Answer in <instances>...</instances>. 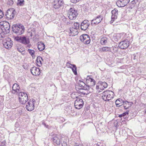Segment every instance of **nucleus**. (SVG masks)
Here are the masks:
<instances>
[{
	"label": "nucleus",
	"instance_id": "4be33fe9",
	"mask_svg": "<svg viewBox=\"0 0 146 146\" xmlns=\"http://www.w3.org/2000/svg\"><path fill=\"white\" fill-rule=\"evenodd\" d=\"M3 30L6 33H9L10 31V25L8 22H5L3 24Z\"/></svg>",
	"mask_w": 146,
	"mask_h": 146
},
{
	"label": "nucleus",
	"instance_id": "37998d69",
	"mask_svg": "<svg viewBox=\"0 0 146 146\" xmlns=\"http://www.w3.org/2000/svg\"><path fill=\"white\" fill-rule=\"evenodd\" d=\"M66 64L67 66H68V68H72V65H73V64H72L69 62L67 63Z\"/></svg>",
	"mask_w": 146,
	"mask_h": 146
},
{
	"label": "nucleus",
	"instance_id": "c85d7f7f",
	"mask_svg": "<svg viewBox=\"0 0 146 146\" xmlns=\"http://www.w3.org/2000/svg\"><path fill=\"white\" fill-rule=\"evenodd\" d=\"M42 60H43L40 56H38L37 57L36 60V63L37 66L40 67L42 66Z\"/></svg>",
	"mask_w": 146,
	"mask_h": 146
},
{
	"label": "nucleus",
	"instance_id": "c9c22d12",
	"mask_svg": "<svg viewBox=\"0 0 146 146\" xmlns=\"http://www.w3.org/2000/svg\"><path fill=\"white\" fill-rule=\"evenodd\" d=\"M79 26L80 24L79 23H75L74 24V26L72 27L75 29H76L78 30V29H79Z\"/></svg>",
	"mask_w": 146,
	"mask_h": 146
},
{
	"label": "nucleus",
	"instance_id": "ea45409f",
	"mask_svg": "<svg viewBox=\"0 0 146 146\" xmlns=\"http://www.w3.org/2000/svg\"><path fill=\"white\" fill-rule=\"evenodd\" d=\"M5 35L4 33L2 32H0V40H2V39L5 37Z\"/></svg>",
	"mask_w": 146,
	"mask_h": 146
},
{
	"label": "nucleus",
	"instance_id": "9b49d317",
	"mask_svg": "<svg viewBox=\"0 0 146 146\" xmlns=\"http://www.w3.org/2000/svg\"><path fill=\"white\" fill-rule=\"evenodd\" d=\"M76 98L77 99L75 101L74 106L76 109H80L83 107V102L82 99L78 98L77 97Z\"/></svg>",
	"mask_w": 146,
	"mask_h": 146
},
{
	"label": "nucleus",
	"instance_id": "4d7b16f0",
	"mask_svg": "<svg viewBox=\"0 0 146 146\" xmlns=\"http://www.w3.org/2000/svg\"><path fill=\"white\" fill-rule=\"evenodd\" d=\"M62 119H63V118L62 117Z\"/></svg>",
	"mask_w": 146,
	"mask_h": 146
},
{
	"label": "nucleus",
	"instance_id": "423d86ee",
	"mask_svg": "<svg viewBox=\"0 0 146 146\" xmlns=\"http://www.w3.org/2000/svg\"><path fill=\"white\" fill-rule=\"evenodd\" d=\"M3 44L5 48L9 49L11 48L12 46V41L10 38H6L3 40Z\"/></svg>",
	"mask_w": 146,
	"mask_h": 146
},
{
	"label": "nucleus",
	"instance_id": "e433bc0d",
	"mask_svg": "<svg viewBox=\"0 0 146 146\" xmlns=\"http://www.w3.org/2000/svg\"><path fill=\"white\" fill-rule=\"evenodd\" d=\"M28 51L29 53L32 56H33V55H34L35 53V51L34 50L31 49H29L28 50Z\"/></svg>",
	"mask_w": 146,
	"mask_h": 146
},
{
	"label": "nucleus",
	"instance_id": "bb28decb",
	"mask_svg": "<svg viewBox=\"0 0 146 146\" xmlns=\"http://www.w3.org/2000/svg\"><path fill=\"white\" fill-rule=\"evenodd\" d=\"M52 140L54 143H56L57 145H59L60 143V139L57 136H54L52 139Z\"/></svg>",
	"mask_w": 146,
	"mask_h": 146
},
{
	"label": "nucleus",
	"instance_id": "f03ea898",
	"mask_svg": "<svg viewBox=\"0 0 146 146\" xmlns=\"http://www.w3.org/2000/svg\"><path fill=\"white\" fill-rule=\"evenodd\" d=\"M114 96L113 92L110 90L104 91L102 94V97L105 101H109L113 98Z\"/></svg>",
	"mask_w": 146,
	"mask_h": 146
},
{
	"label": "nucleus",
	"instance_id": "5fc2aeb1",
	"mask_svg": "<svg viewBox=\"0 0 146 146\" xmlns=\"http://www.w3.org/2000/svg\"><path fill=\"white\" fill-rule=\"evenodd\" d=\"M0 146H5L4 145H1Z\"/></svg>",
	"mask_w": 146,
	"mask_h": 146
},
{
	"label": "nucleus",
	"instance_id": "20e7f679",
	"mask_svg": "<svg viewBox=\"0 0 146 146\" xmlns=\"http://www.w3.org/2000/svg\"><path fill=\"white\" fill-rule=\"evenodd\" d=\"M78 15L77 11L73 8H70L68 11V15L69 19L73 20L75 19Z\"/></svg>",
	"mask_w": 146,
	"mask_h": 146
},
{
	"label": "nucleus",
	"instance_id": "c03bdc74",
	"mask_svg": "<svg viewBox=\"0 0 146 146\" xmlns=\"http://www.w3.org/2000/svg\"><path fill=\"white\" fill-rule=\"evenodd\" d=\"M3 16V13L2 11L0 9V19L2 18Z\"/></svg>",
	"mask_w": 146,
	"mask_h": 146
},
{
	"label": "nucleus",
	"instance_id": "473e14b6",
	"mask_svg": "<svg viewBox=\"0 0 146 146\" xmlns=\"http://www.w3.org/2000/svg\"><path fill=\"white\" fill-rule=\"evenodd\" d=\"M17 49L18 51L22 53V54H23L22 53L25 50L24 48L23 47L21 46H17Z\"/></svg>",
	"mask_w": 146,
	"mask_h": 146
},
{
	"label": "nucleus",
	"instance_id": "603ef678",
	"mask_svg": "<svg viewBox=\"0 0 146 146\" xmlns=\"http://www.w3.org/2000/svg\"><path fill=\"white\" fill-rule=\"evenodd\" d=\"M119 117H123V115H122V114H121L119 115Z\"/></svg>",
	"mask_w": 146,
	"mask_h": 146
},
{
	"label": "nucleus",
	"instance_id": "f257e3e1",
	"mask_svg": "<svg viewBox=\"0 0 146 146\" xmlns=\"http://www.w3.org/2000/svg\"><path fill=\"white\" fill-rule=\"evenodd\" d=\"M12 30L14 33L18 35H21L24 33L25 27L21 24L14 25L12 26Z\"/></svg>",
	"mask_w": 146,
	"mask_h": 146
},
{
	"label": "nucleus",
	"instance_id": "13d9d810",
	"mask_svg": "<svg viewBox=\"0 0 146 146\" xmlns=\"http://www.w3.org/2000/svg\"><path fill=\"white\" fill-rule=\"evenodd\" d=\"M145 113H146V112Z\"/></svg>",
	"mask_w": 146,
	"mask_h": 146
},
{
	"label": "nucleus",
	"instance_id": "ddd939ff",
	"mask_svg": "<svg viewBox=\"0 0 146 146\" xmlns=\"http://www.w3.org/2000/svg\"><path fill=\"white\" fill-rule=\"evenodd\" d=\"M130 43L127 40H125L119 43V46L121 49L127 48L129 46Z\"/></svg>",
	"mask_w": 146,
	"mask_h": 146
},
{
	"label": "nucleus",
	"instance_id": "8fccbe9b",
	"mask_svg": "<svg viewBox=\"0 0 146 146\" xmlns=\"http://www.w3.org/2000/svg\"><path fill=\"white\" fill-rule=\"evenodd\" d=\"M42 124L44 125L45 127H46L47 128H48V125H46L45 123L44 122L42 123Z\"/></svg>",
	"mask_w": 146,
	"mask_h": 146
},
{
	"label": "nucleus",
	"instance_id": "6ab92c4d",
	"mask_svg": "<svg viewBox=\"0 0 146 146\" xmlns=\"http://www.w3.org/2000/svg\"><path fill=\"white\" fill-rule=\"evenodd\" d=\"M76 89L78 93L81 94L83 95H87L88 94L86 93V90H88L87 88H78L76 87Z\"/></svg>",
	"mask_w": 146,
	"mask_h": 146
},
{
	"label": "nucleus",
	"instance_id": "7ed1b4c3",
	"mask_svg": "<svg viewBox=\"0 0 146 146\" xmlns=\"http://www.w3.org/2000/svg\"><path fill=\"white\" fill-rule=\"evenodd\" d=\"M19 101L22 104H25L28 100V97L26 93L20 92L18 93Z\"/></svg>",
	"mask_w": 146,
	"mask_h": 146
},
{
	"label": "nucleus",
	"instance_id": "2f4dec72",
	"mask_svg": "<svg viewBox=\"0 0 146 146\" xmlns=\"http://www.w3.org/2000/svg\"><path fill=\"white\" fill-rule=\"evenodd\" d=\"M72 68H71L72 71L75 75L77 74V72L76 71V67L75 65H72Z\"/></svg>",
	"mask_w": 146,
	"mask_h": 146
},
{
	"label": "nucleus",
	"instance_id": "de8ad7c7",
	"mask_svg": "<svg viewBox=\"0 0 146 146\" xmlns=\"http://www.w3.org/2000/svg\"><path fill=\"white\" fill-rule=\"evenodd\" d=\"M135 5H130V7H129V8L131 9H132L133 8H134V7H135Z\"/></svg>",
	"mask_w": 146,
	"mask_h": 146
},
{
	"label": "nucleus",
	"instance_id": "dca6fc26",
	"mask_svg": "<svg viewBox=\"0 0 146 146\" xmlns=\"http://www.w3.org/2000/svg\"><path fill=\"white\" fill-rule=\"evenodd\" d=\"M63 3L61 0H54L52 3L53 7L56 9L59 8Z\"/></svg>",
	"mask_w": 146,
	"mask_h": 146
},
{
	"label": "nucleus",
	"instance_id": "58836bf2",
	"mask_svg": "<svg viewBox=\"0 0 146 146\" xmlns=\"http://www.w3.org/2000/svg\"><path fill=\"white\" fill-rule=\"evenodd\" d=\"M137 2V0H133L131 2L130 5H134L136 6V3Z\"/></svg>",
	"mask_w": 146,
	"mask_h": 146
},
{
	"label": "nucleus",
	"instance_id": "f3484780",
	"mask_svg": "<svg viewBox=\"0 0 146 146\" xmlns=\"http://www.w3.org/2000/svg\"><path fill=\"white\" fill-rule=\"evenodd\" d=\"M89 25L90 23L88 20H84L81 23V29L82 30L85 31L88 28Z\"/></svg>",
	"mask_w": 146,
	"mask_h": 146
},
{
	"label": "nucleus",
	"instance_id": "5701e85b",
	"mask_svg": "<svg viewBox=\"0 0 146 146\" xmlns=\"http://www.w3.org/2000/svg\"><path fill=\"white\" fill-rule=\"evenodd\" d=\"M78 30L73 27L70 28V32H69V35L70 36H73L78 34Z\"/></svg>",
	"mask_w": 146,
	"mask_h": 146
},
{
	"label": "nucleus",
	"instance_id": "f704fd0d",
	"mask_svg": "<svg viewBox=\"0 0 146 146\" xmlns=\"http://www.w3.org/2000/svg\"><path fill=\"white\" fill-rule=\"evenodd\" d=\"M24 0H18L17 5L20 6H22L24 5Z\"/></svg>",
	"mask_w": 146,
	"mask_h": 146
},
{
	"label": "nucleus",
	"instance_id": "3c124183",
	"mask_svg": "<svg viewBox=\"0 0 146 146\" xmlns=\"http://www.w3.org/2000/svg\"><path fill=\"white\" fill-rule=\"evenodd\" d=\"M62 146H67V144L65 143H63L62 144Z\"/></svg>",
	"mask_w": 146,
	"mask_h": 146
},
{
	"label": "nucleus",
	"instance_id": "9d476101",
	"mask_svg": "<svg viewBox=\"0 0 146 146\" xmlns=\"http://www.w3.org/2000/svg\"><path fill=\"white\" fill-rule=\"evenodd\" d=\"M81 41L85 44H88L90 42V39L89 36L86 34L82 35L80 36Z\"/></svg>",
	"mask_w": 146,
	"mask_h": 146
},
{
	"label": "nucleus",
	"instance_id": "09e8293b",
	"mask_svg": "<svg viewBox=\"0 0 146 146\" xmlns=\"http://www.w3.org/2000/svg\"><path fill=\"white\" fill-rule=\"evenodd\" d=\"M128 104L129 105V106L130 107L133 104V103L132 102H128Z\"/></svg>",
	"mask_w": 146,
	"mask_h": 146
},
{
	"label": "nucleus",
	"instance_id": "864d4df0",
	"mask_svg": "<svg viewBox=\"0 0 146 146\" xmlns=\"http://www.w3.org/2000/svg\"><path fill=\"white\" fill-rule=\"evenodd\" d=\"M74 146H81V145H79L77 144H76Z\"/></svg>",
	"mask_w": 146,
	"mask_h": 146
},
{
	"label": "nucleus",
	"instance_id": "49530a36",
	"mask_svg": "<svg viewBox=\"0 0 146 146\" xmlns=\"http://www.w3.org/2000/svg\"><path fill=\"white\" fill-rule=\"evenodd\" d=\"M80 0H70L73 3H76L77 2L79 1Z\"/></svg>",
	"mask_w": 146,
	"mask_h": 146
},
{
	"label": "nucleus",
	"instance_id": "393cba45",
	"mask_svg": "<svg viewBox=\"0 0 146 146\" xmlns=\"http://www.w3.org/2000/svg\"><path fill=\"white\" fill-rule=\"evenodd\" d=\"M122 35L121 33L115 34L113 37V40L115 41H117L121 38Z\"/></svg>",
	"mask_w": 146,
	"mask_h": 146
},
{
	"label": "nucleus",
	"instance_id": "79ce46f5",
	"mask_svg": "<svg viewBox=\"0 0 146 146\" xmlns=\"http://www.w3.org/2000/svg\"><path fill=\"white\" fill-rule=\"evenodd\" d=\"M136 54H133L132 56V58L133 59V60H135L137 58V56L136 55Z\"/></svg>",
	"mask_w": 146,
	"mask_h": 146
},
{
	"label": "nucleus",
	"instance_id": "72a5a7b5",
	"mask_svg": "<svg viewBox=\"0 0 146 146\" xmlns=\"http://www.w3.org/2000/svg\"><path fill=\"white\" fill-rule=\"evenodd\" d=\"M123 105L124 108L126 109H127L130 107L129 106V105L128 104V102L126 101L124 102Z\"/></svg>",
	"mask_w": 146,
	"mask_h": 146
},
{
	"label": "nucleus",
	"instance_id": "6e6d98bb",
	"mask_svg": "<svg viewBox=\"0 0 146 146\" xmlns=\"http://www.w3.org/2000/svg\"><path fill=\"white\" fill-rule=\"evenodd\" d=\"M46 17V16H45L44 17L45 18V17Z\"/></svg>",
	"mask_w": 146,
	"mask_h": 146
},
{
	"label": "nucleus",
	"instance_id": "7c9ffc66",
	"mask_svg": "<svg viewBox=\"0 0 146 146\" xmlns=\"http://www.w3.org/2000/svg\"><path fill=\"white\" fill-rule=\"evenodd\" d=\"M79 82L80 83H79L78 86H77L76 87L83 88H86V85L84 82L82 81H80V80L79 81Z\"/></svg>",
	"mask_w": 146,
	"mask_h": 146
},
{
	"label": "nucleus",
	"instance_id": "a18cd8bd",
	"mask_svg": "<svg viewBox=\"0 0 146 146\" xmlns=\"http://www.w3.org/2000/svg\"><path fill=\"white\" fill-rule=\"evenodd\" d=\"M128 112H129V111H126L125 112H124L122 114V115H123V117H124L126 115H128Z\"/></svg>",
	"mask_w": 146,
	"mask_h": 146
},
{
	"label": "nucleus",
	"instance_id": "a878e982",
	"mask_svg": "<svg viewBox=\"0 0 146 146\" xmlns=\"http://www.w3.org/2000/svg\"><path fill=\"white\" fill-rule=\"evenodd\" d=\"M124 102L121 98L117 99L115 102L116 106L120 107L123 105Z\"/></svg>",
	"mask_w": 146,
	"mask_h": 146
},
{
	"label": "nucleus",
	"instance_id": "a19ab883",
	"mask_svg": "<svg viewBox=\"0 0 146 146\" xmlns=\"http://www.w3.org/2000/svg\"><path fill=\"white\" fill-rule=\"evenodd\" d=\"M14 2L12 0H9L7 2V4L9 5H12L13 4Z\"/></svg>",
	"mask_w": 146,
	"mask_h": 146
},
{
	"label": "nucleus",
	"instance_id": "b1692460",
	"mask_svg": "<svg viewBox=\"0 0 146 146\" xmlns=\"http://www.w3.org/2000/svg\"><path fill=\"white\" fill-rule=\"evenodd\" d=\"M99 51L101 52H111V48L108 46L103 47L99 49Z\"/></svg>",
	"mask_w": 146,
	"mask_h": 146
},
{
	"label": "nucleus",
	"instance_id": "cd10ccee",
	"mask_svg": "<svg viewBox=\"0 0 146 146\" xmlns=\"http://www.w3.org/2000/svg\"><path fill=\"white\" fill-rule=\"evenodd\" d=\"M37 47L40 51H42L44 49L45 45L42 42H39L38 43Z\"/></svg>",
	"mask_w": 146,
	"mask_h": 146
},
{
	"label": "nucleus",
	"instance_id": "0eeeda50",
	"mask_svg": "<svg viewBox=\"0 0 146 146\" xmlns=\"http://www.w3.org/2000/svg\"><path fill=\"white\" fill-rule=\"evenodd\" d=\"M15 40L25 44H28L29 43L28 38L25 36H16L15 38Z\"/></svg>",
	"mask_w": 146,
	"mask_h": 146
},
{
	"label": "nucleus",
	"instance_id": "412c9836",
	"mask_svg": "<svg viewBox=\"0 0 146 146\" xmlns=\"http://www.w3.org/2000/svg\"><path fill=\"white\" fill-rule=\"evenodd\" d=\"M112 15L111 16V20L113 21H114L117 18V15H118V10L116 9H114L111 11Z\"/></svg>",
	"mask_w": 146,
	"mask_h": 146
},
{
	"label": "nucleus",
	"instance_id": "c756f323",
	"mask_svg": "<svg viewBox=\"0 0 146 146\" xmlns=\"http://www.w3.org/2000/svg\"><path fill=\"white\" fill-rule=\"evenodd\" d=\"M108 39L106 36H103L101 39L100 41V44L102 45H104L107 42Z\"/></svg>",
	"mask_w": 146,
	"mask_h": 146
},
{
	"label": "nucleus",
	"instance_id": "4468645a",
	"mask_svg": "<svg viewBox=\"0 0 146 146\" xmlns=\"http://www.w3.org/2000/svg\"><path fill=\"white\" fill-rule=\"evenodd\" d=\"M86 82L88 84L86 85V87H87L89 90L90 86H94L96 84V82L95 80L89 76H88L87 78Z\"/></svg>",
	"mask_w": 146,
	"mask_h": 146
},
{
	"label": "nucleus",
	"instance_id": "aec40b11",
	"mask_svg": "<svg viewBox=\"0 0 146 146\" xmlns=\"http://www.w3.org/2000/svg\"><path fill=\"white\" fill-rule=\"evenodd\" d=\"M12 88L13 90L11 91L12 93L17 94L20 92L19 87L17 84L16 83L14 84Z\"/></svg>",
	"mask_w": 146,
	"mask_h": 146
},
{
	"label": "nucleus",
	"instance_id": "39448f33",
	"mask_svg": "<svg viewBox=\"0 0 146 146\" xmlns=\"http://www.w3.org/2000/svg\"><path fill=\"white\" fill-rule=\"evenodd\" d=\"M108 85L105 82L99 81L98 85L96 86V89L98 92H102L105 88H107Z\"/></svg>",
	"mask_w": 146,
	"mask_h": 146
},
{
	"label": "nucleus",
	"instance_id": "1a4fd4ad",
	"mask_svg": "<svg viewBox=\"0 0 146 146\" xmlns=\"http://www.w3.org/2000/svg\"><path fill=\"white\" fill-rule=\"evenodd\" d=\"M16 11L13 9H8L6 12L5 15L8 19H11L13 18L15 16Z\"/></svg>",
	"mask_w": 146,
	"mask_h": 146
},
{
	"label": "nucleus",
	"instance_id": "4c0bfd02",
	"mask_svg": "<svg viewBox=\"0 0 146 146\" xmlns=\"http://www.w3.org/2000/svg\"><path fill=\"white\" fill-rule=\"evenodd\" d=\"M118 50V48L117 46L113 47V50L114 53L117 52Z\"/></svg>",
	"mask_w": 146,
	"mask_h": 146
},
{
	"label": "nucleus",
	"instance_id": "2eb2a0df",
	"mask_svg": "<svg viewBox=\"0 0 146 146\" xmlns=\"http://www.w3.org/2000/svg\"><path fill=\"white\" fill-rule=\"evenodd\" d=\"M129 1L130 0H118L116 3L118 7H122L127 5Z\"/></svg>",
	"mask_w": 146,
	"mask_h": 146
},
{
	"label": "nucleus",
	"instance_id": "6e6552de",
	"mask_svg": "<svg viewBox=\"0 0 146 146\" xmlns=\"http://www.w3.org/2000/svg\"><path fill=\"white\" fill-rule=\"evenodd\" d=\"M36 102L34 99L30 100L28 102L26 106V110L29 111H31L34 109V105Z\"/></svg>",
	"mask_w": 146,
	"mask_h": 146
},
{
	"label": "nucleus",
	"instance_id": "f8f14e48",
	"mask_svg": "<svg viewBox=\"0 0 146 146\" xmlns=\"http://www.w3.org/2000/svg\"><path fill=\"white\" fill-rule=\"evenodd\" d=\"M103 19V17L102 15H98L91 21V25H97L100 23Z\"/></svg>",
	"mask_w": 146,
	"mask_h": 146
},
{
	"label": "nucleus",
	"instance_id": "a211bd4d",
	"mask_svg": "<svg viewBox=\"0 0 146 146\" xmlns=\"http://www.w3.org/2000/svg\"><path fill=\"white\" fill-rule=\"evenodd\" d=\"M32 74L34 76H38L40 74V69L36 67L32 68L30 70Z\"/></svg>",
	"mask_w": 146,
	"mask_h": 146
}]
</instances>
